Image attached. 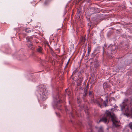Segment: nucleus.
Returning <instances> with one entry per match:
<instances>
[{
    "mask_svg": "<svg viewBox=\"0 0 132 132\" xmlns=\"http://www.w3.org/2000/svg\"><path fill=\"white\" fill-rule=\"evenodd\" d=\"M105 115L107 116V118L108 117H110L112 119V120L113 122L114 123V122L116 121V117L114 115H111L110 112L108 111H106L105 113Z\"/></svg>",
    "mask_w": 132,
    "mask_h": 132,
    "instance_id": "f257e3e1",
    "label": "nucleus"
},
{
    "mask_svg": "<svg viewBox=\"0 0 132 132\" xmlns=\"http://www.w3.org/2000/svg\"><path fill=\"white\" fill-rule=\"evenodd\" d=\"M101 121H103L104 122L106 123L107 122V119L106 118H103L102 119L100 120L99 121V122Z\"/></svg>",
    "mask_w": 132,
    "mask_h": 132,
    "instance_id": "f03ea898",
    "label": "nucleus"
},
{
    "mask_svg": "<svg viewBox=\"0 0 132 132\" xmlns=\"http://www.w3.org/2000/svg\"><path fill=\"white\" fill-rule=\"evenodd\" d=\"M25 31L27 32H31V30H30L29 29H26L25 30Z\"/></svg>",
    "mask_w": 132,
    "mask_h": 132,
    "instance_id": "7ed1b4c3",
    "label": "nucleus"
},
{
    "mask_svg": "<svg viewBox=\"0 0 132 132\" xmlns=\"http://www.w3.org/2000/svg\"><path fill=\"white\" fill-rule=\"evenodd\" d=\"M42 50V48L41 47H40L38 48L37 50V51L38 52H40Z\"/></svg>",
    "mask_w": 132,
    "mask_h": 132,
    "instance_id": "20e7f679",
    "label": "nucleus"
},
{
    "mask_svg": "<svg viewBox=\"0 0 132 132\" xmlns=\"http://www.w3.org/2000/svg\"><path fill=\"white\" fill-rule=\"evenodd\" d=\"M89 95H91L92 94V93L91 92H90L89 93Z\"/></svg>",
    "mask_w": 132,
    "mask_h": 132,
    "instance_id": "39448f33",
    "label": "nucleus"
},
{
    "mask_svg": "<svg viewBox=\"0 0 132 132\" xmlns=\"http://www.w3.org/2000/svg\"><path fill=\"white\" fill-rule=\"evenodd\" d=\"M69 61V60L68 61V62H67V64H68V63Z\"/></svg>",
    "mask_w": 132,
    "mask_h": 132,
    "instance_id": "423d86ee",
    "label": "nucleus"
}]
</instances>
